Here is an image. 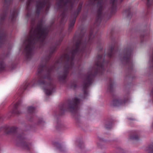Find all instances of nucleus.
I'll return each instance as SVG.
<instances>
[{
  "label": "nucleus",
  "mask_w": 153,
  "mask_h": 153,
  "mask_svg": "<svg viewBox=\"0 0 153 153\" xmlns=\"http://www.w3.org/2000/svg\"><path fill=\"white\" fill-rule=\"evenodd\" d=\"M149 150L150 151H153V146H152L151 147H150L149 148Z\"/></svg>",
  "instance_id": "obj_9"
},
{
  "label": "nucleus",
  "mask_w": 153,
  "mask_h": 153,
  "mask_svg": "<svg viewBox=\"0 0 153 153\" xmlns=\"http://www.w3.org/2000/svg\"><path fill=\"white\" fill-rule=\"evenodd\" d=\"M45 78V77L42 76L38 81V85L44 89H45L44 88H47L49 86L48 83L45 82L44 80V79Z\"/></svg>",
  "instance_id": "obj_3"
},
{
  "label": "nucleus",
  "mask_w": 153,
  "mask_h": 153,
  "mask_svg": "<svg viewBox=\"0 0 153 153\" xmlns=\"http://www.w3.org/2000/svg\"><path fill=\"white\" fill-rule=\"evenodd\" d=\"M97 65L98 66H99V65L98 64H97Z\"/></svg>",
  "instance_id": "obj_15"
},
{
  "label": "nucleus",
  "mask_w": 153,
  "mask_h": 153,
  "mask_svg": "<svg viewBox=\"0 0 153 153\" xmlns=\"http://www.w3.org/2000/svg\"><path fill=\"white\" fill-rule=\"evenodd\" d=\"M4 65L3 63L0 62V69H2L4 67Z\"/></svg>",
  "instance_id": "obj_8"
},
{
  "label": "nucleus",
  "mask_w": 153,
  "mask_h": 153,
  "mask_svg": "<svg viewBox=\"0 0 153 153\" xmlns=\"http://www.w3.org/2000/svg\"><path fill=\"white\" fill-rule=\"evenodd\" d=\"M75 23V20H73L71 22L69 25V28L72 27L74 26Z\"/></svg>",
  "instance_id": "obj_5"
},
{
  "label": "nucleus",
  "mask_w": 153,
  "mask_h": 153,
  "mask_svg": "<svg viewBox=\"0 0 153 153\" xmlns=\"http://www.w3.org/2000/svg\"><path fill=\"white\" fill-rule=\"evenodd\" d=\"M25 149H28V147H27V146H25Z\"/></svg>",
  "instance_id": "obj_11"
},
{
  "label": "nucleus",
  "mask_w": 153,
  "mask_h": 153,
  "mask_svg": "<svg viewBox=\"0 0 153 153\" xmlns=\"http://www.w3.org/2000/svg\"><path fill=\"white\" fill-rule=\"evenodd\" d=\"M133 139H135V140H136V139H138V138L137 137H133Z\"/></svg>",
  "instance_id": "obj_10"
},
{
  "label": "nucleus",
  "mask_w": 153,
  "mask_h": 153,
  "mask_svg": "<svg viewBox=\"0 0 153 153\" xmlns=\"http://www.w3.org/2000/svg\"><path fill=\"white\" fill-rule=\"evenodd\" d=\"M46 30L42 27L41 25H38L35 29H32L30 31L29 36L25 42V51L27 57L32 54V44L35 39L38 40L44 39L47 34Z\"/></svg>",
  "instance_id": "obj_1"
},
{
  "label": "nucleus",
  "mask_w": 153,
  "mask_h": 153,
  "mask_svg": "<svg viewBox=\"0 0 153 153\" xmlns=\"http://www.w3.org/2000/svg\"><path fill=\"white\" fill-rule=\"evenodd\" d=\"M79 147H80V145H79Z\"/></svg>",
  "instance_id": "obj_14"
},
{
  "label": "nucleus",
  "mask_w": 153,
  "mask_h": 153,
  "mask_svg": "<svg viewBox=\"0 0 153 153\" xmlns=\"http://www.w3.org/2000/svg\"><path fill=\"white\" fill-rule=\"evenodd\" d=\"M62 1V0H60V3H61Z\"/></svg>",
  "instance_id": "obj_13"
},
{
  "label": "nucleus",
  "mask_w": 153,
  "mask_h": 153,
  "mask_svg": "<svg viewBox=\"0 0 153 153\" xmlns=\"http://www.w3.org/2000/svg\"><path fill=\"white\" fill-rule=\"evenodd\" d=\"M45 92L47 95H50L52 92L51 90H45Z\"/></svg>",
  "instance_id": "obj_6"
},
{
  "label": "nucleus",
  "mask_w": 153,
  "mask_h": 153,
  "mask_svg": "<svg viewBox=\"0 0 153 153\" xmlns=\"http://www.w3.org/2000/svg\"><path fill=\"white\" fill-rule=\"evenodd\" d=\"M151 0H147L148 2H149L150 1H151Z\"/></svg>",
  "instance_id": "obj_12"
},
{
  "label": "nucleus",
  "mask_w": 153,
  "mask_h": 153,
  "mask_svg": "<svg viewBox=\"0 0 153 153\" xmlns=\"http://www.w3.org/2000/svg\"><path fill=\"white\" fill-rule=\"evenodd\" d=\"M108 125L109 126V127L108 126V124H106L105 126V127L106 128L109 129L111 127V125L110 124H108Z\"/></svg>",
  "instance_id": "obj_7"
},
{
  "label": "nucleus",
  "mask_w": 153,
  "mask_h": 153,
  "mask_svg": "<svg viewBox=\"0 0 153 153\" xmlns=\"http://www.w3.org/2000/svg\"><path fill=\"white\" fill-rule=\"evenodd\" d=\"M79 102L78 99L76 98L74 100V104H70L68 105V110L72 112H74L76 110V105Z\"/></svg>",
  "instance_id": "obj_2"
},
{
  "label": "nucleus",
  "mask_w": 153,
  "mask_h": 153,
  "mask_svg": "<svg viewBox=\"0 0 153 153\" xmlns=\"http://www.w3.org/2000/svg\"><path fill=\"white\" fill-rule=\"evenodd\" d=\"M5 1H6V0H5Z\"/></svg>",
  "instance_id": "obj_17"
},
{
  "label": "nucleus",
  "mask_w": 153,
  "mask_h": 153,
  "mask_svg": "<svg viewBox=\"0 0 153 153\" xmlns=\"http://www.w3.org/2000/svg\"><path fill=\"white\" fill-rule=\"evenodd\" d=\"M32 108V107H30V108Z\"/></svg>",
  "instance_id": "obj_16"
},
{
  "label": "nucleus",
  "mask_w": 153,
  "mask_h": 153,
  "mask_svg": "<svg viewBox=\"0 0 153 153\" xmlns=\"http://www.w3.org/2000/svg\"><path fill=\"white\" fill-rule=\"evenodd\" d=\"M43 4L41 2H38L37 3L36 7L37 8V11H38L40 10L42 7L43 6Z\"/></svg>",
  "instance_id": "obj_4"
}]
</instances>
